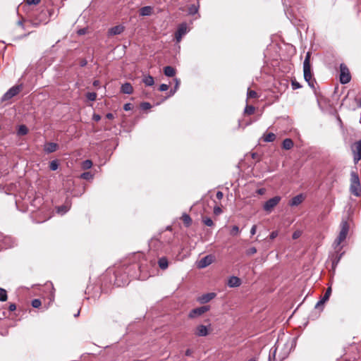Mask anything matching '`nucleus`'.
Wrapping results in <instances>:
<instances>
[{
    "label": "nucleus",
    "mask_w": 361,
    "mask_h": 361,
    "mask_svg": "<svg viewBox=\"0 0 361 361\" xmlns=\"http://www.w3.org/2000/svg\"><path fill=\"white\" fill-rule=\"evenodd\" d=\"M341 231L338 237L335 239L334 242V246L335 248L338 247L342 242H343L348 233L349 231V224L347 221L343 220L340 224Z\"/></svg>",
    "instance_id": "nucleus-1"
},
{
    "label": "nucleus",
    "mask_w": 361,
    "mask_h": 361,
    "mask_svg": "<svg viewBox=\"0 0 361 361\" xmlns=\"http://www.w3.org/2000/svg\"><path fill=\"white\" fill-rule=\"evenodd\" d=\"M351 80L350 71L346 65L341 63L340 65V82L341 84H347Z\"/></svg>",
    "instance_id": "nucleus-2"
},
{
    "label": "nucleus",
    "mask_w": 361,
    "mask_h": 361,
    "mask_svg": "<svg viewBox=\"0 0 361 361\" xmlns=\"http://www.w3.org/2000/svg\"><path fill=\"white\" fill-rule=\"evenodd\" d=\"M22 85H16L11 87L1 97V101L5 102L11 99L16 95H17L22 90Z\"/></svg>",
    "instance_id": "nucleus-3"
},
{
    "label": "nucleus",
    "mask_w": 361,
    "mask_h": 361,
    "mask_svg": "<svg viewBox=\"0 0 361 361\" xmlns=\"http://www.w3.org/2000/svg\"><path fill=\"white\" fill-rule=\"evenodd\" d=\"M280 196H275L268 200L264 204L263 209L267 212H270L281 201Z\"/></svg>",
    "instance_id": "nucleus-4"
},
{
    "label": "nucleus",
    "mask_w": 361,
    "mask_h": 361,
    "mask_svg": "<svg viewBox=\"0 0 361 361\" xmlns=\"http://www.w3.org/2000/svg\"><path fill=\"white\" fill-rule=\"evenodd\" d=\"M209 310V306H208V305L202 306V307H200L197 308H195L190 312V313L188 314V317L190 319L196 318L197 317L201 316L202 314H203L204 313H205L206 312H207Z\"/></svg>",
    "instance_id": "nucleus-5"
},
{
    "label": "nucleus",
    "mask_w": 361,
    "mask_h": 361,
    "mask_svg": "<svg viewBox=\"0 0 361 361\" xmlns=\"http://www.w3.org/2000/svg\"><path fill=\"white\" fill-rule=\"evenodd\" d=\"M304 79L307 82L310 87H314L315 80L312 78L311 66L303 67Z\"/></svg>",
    "instance_id": "nucleus-6"
},
{
    "label": "nucleus",
    "mask_w": 361,
    "mask_h": 361,
    "mask_svg": "<svg viewBox=\"0 0 361 361\" xmlns=\"http://www.w3.org/2000/svg\"><path fill=\"white\" fill-rule=\"evenodd\" d=\"M188 32V27L186 23H182L180 24L178 30H176L175 33V37L178 42H180L182 37L183 35H185Z\"/></svg>",
    "instance_id": "nucleus-7"
},
{
    "label": "nucleus",
    "mask_w": 361,
    "mask_h": 361,
    "mask_svg": "<svg viewBox=\"0 0 361 361\" xmlns=\"http://www.w3.org/2000/svg\"><path fill=\"white\" fill-rule=\"evenodd\" d=\"M214 257L211 255H207L202 258L197 264V267L200 269H203L209 266L213 262Z\"/></svg>",
    "instance_id": "nucleus-8"
},
{
    "label": "nucleus",
    "mask_w": 361,
    "mask_h": 361,
    "mask_svg": "<svg viewBox=\"0 0 361 361\" xmlns=\"http://www.w3.org/2000/svg\"><path fill=\"white\" fill-rule=\"evenodd\" d=\"M305 199V196L303 194H299L293 197L288 202L290 207H297Z\"/></svg>",
    "instance_id": "nucleus-9"
},
{
    "label": "nucleus",
    "mask_w": 361,
    "mask_h": 361,
    "mask_svg": "<svg viewBox=\"0 0 361 361\" xmlns=\"http://www.w3.org/2000/svg\"><path fill=\"white\" fill-rule=\"evenodd\" d=\"M209 333V328L207 326L200 324L196 327L195 334L197 336H206Z\"/></svg>",
    "instance_id": "nucleus-10"
},
{
    "label": "nucleus",
    "mask_w": 361,
    "mask_h": 361,
    "mask_svg": "<svg viewBox=\"0 0 361 361\" xmlns=\"http://www.w3.org/2000/svg\"><path fill=\"white\" fill-rule=\"evenodd\" d=\"M284 6V11L288 18H290L292 15V10L290 9L291 4L295 3V0H282Z\"/></svg>",
    "instance_id": "nucleus-11"
},
{
    "label": "nucleus",
    "mask_w": 361,
    "mask_h": 361,
    "mask_svg": "<svg viewBox=\"0 0 361 361\" xmlns=\"http://www.w3.org/2000/svg\"><path fill=\"white\" fill-rule=\"evenodd\" d=\"M216 297V293H208L206 294H204L198 298L197 300L201 304H205L209 302L210 300L214 299Z\"/></svg>",
    "instance_id": "nucleus-12"
},
{
    "label": "nucleus",
    "mask_w": 361,
    "mask_h": 361,
    "mask_svg": "<svg viewBox=\"0 0 361 361\" xmlns=\"http://www.w3.org/2000/svg\"><path fill=\"white\" fill-rule=\"evenodd\" d=\"M15 245V241L12 238L8 236L4 237L2 240V245H1V249H8L13 247Z\"/></svg>",
    "instance_id": "nucleus-13"
},
{
    "label": "nucleus",
    "mask_w": 361,
    "mask_h": 361,
    "mask_svg": "<svg viewBox=\"0 0 361 361\" xmlns=\"http://www.w3.org/2000/svg\"><path fill=\"white\" fill-rule=\"evenodd\" d=\"M124 31V27L121 25H116L108 31L109 36H114L121 34Z\"/></svg>",
    "instance_id": "nucleus-14"
},
{
    "label": "nucleus",
    "mask_w": 361,
    "mask_h": 361,
    "mask_svg": "<svg viewBox=\"0 0 361 361\" xmlns=\"http://www.w3.org/2000/svg\"><path fill=\"white\" fill-rule=\"evenodd\" d=\"M350 192L353 195H355L356 197H360V195H361V185H360V183H350Z\"/></svg>",
    "instance_id": "nucleus-15"
},
{
    "label": "nucleus",
    "mask_w": 361,
    "mask_h": 361,
    "mask_svg": "<svg viewBox=\"0 0 361 361\" xmlns=\"http://www.w3.org/2000/svg\"><path fill=\"white\" fill-rule=\"evenodd\" d=\"M58 148L59 145L55 142H47L44 145V151L48 154L56 152Z\"/></svg>",
    "instance_id": "nucleus-16"
},
{
    "label": "nucleus",
    "mask_w": 361,
    "mask_h": 361,
    "mask_svg": "<svg viewBox=\"0 0 361 361\" xmlns=\"http://www.w3.org/2000/svg\"><path fill=\"white\" fill-rule=\"evenodd\" d=\"M241 284L240 279L237 276H231L228 281V286L231 288H236L240 286Z\"/></svg>",
    "instance_id": "nucleus-17"
},
{
    "label": "nucleus",
    "mask_w": 361,
    "mask_h": 361,
    "mask_svg": "<svg viewBox=\"0 0 361 361\" xmlns=\"http://www.w3.org/2000/svg\"><path fill=\"white\" fill-rule=\"evenodd\" d=\"M292 348H293V343H290V342L288 341L286 343H284L283 352L280 355V357H281V360H283V359H285V358H286L288 357V355H289Z\"/></svg>",
    "instance_id": "nucleus-18"
},
{
    "label": "nucleus",
    "mask_w": 361,
    "mask_h": 361,
    "mask_svg": "<svg viewBox=\"0 0 361 361\" xmlns=\"http://www.w3.org/2000/svg\"><path fill=\"white\" fill-rule=\"evenodd\" d=\"M121 91L124 94H130L133 92V88L130 82H125L121 85Z\"/></svg>",
    "instance_id": "nucleus-19"
},
{
    "label": "nucleus",
    "mask_w": 361,
    "mask_h": 361,
    "mask_svg": "<svg viewBox=\"0 0 361 361\" xmlns=\"http://www.w3.org/2000/svg\"><path fill=\"white\" fill-rule=\"evenodd\" d=\"M153 8L151 6H143L140 9V15L142 16H149L152 15Z\"/></svg>",
    "instance_id": "nucleus-20"
},
{
    "label": "nucleus",
    "mask_w": 361,
    "mask_h": 361,
    "mask_svg": "<svg viewBox=\"0 0 361 361\" xmlns=\"http://www.w3.org/2000/svg\"><path fill=\"white\" fill-rule=\"evenodd\" d=\"M164 73L167 77H173L176 74V70L172 66H168L164 67Z\"/></svg>",
    "instance_id": "nucleus-21"
},
{
    "label": "nucleus",
    "mask_w": 361,
    "mask_h": 361,
    "mask_svg": "<svg viewBox=\"0 0 361 361\" xmlns=\"http://www.w3.org/2000/svg\"><path fill=\"white\" fill-rule=\"evenodd\" d=\"M158 264L161 269H166L168 268L169 266V262L166 257H162L159 259L158 260Z\"/></svg>",
    "instance_id": "nucleus-22"
},
{
    "label": "nucleus",
    "mask_w": 361,
    "mask_h": 361,
    "mask_svg": "<svg viewBox=\"0 0 361 361\" xmlns=\"http://www.w3.org/2000/svg\"><path fill=\"white\" fill-rule=\"evenodd\" d=\"M181 219L183 220L185 227H189L192 224L191 217L186 213H183L182 214Z\"/></svg>",
    "instance_id": "nucleus-23"
},
{
    "label": "nucleus",
    "mask_w": 361,
    "mask_h": 361,
    "mask_svg": "<svg viewBox=\"0 0 361 361\" xmlns=\"http://www.w3.org/2000/svg\"><path fill=\"white\" fill-rule=\"evenodd\" d=\"M282 147L284 149H290L293 147V142L290 138H286L283 140L282 143Z\"/></svg>",
    "instance_id": "nucleus-24"
},
{
    "label": "nucleus",
    "mask_w": 361,
    "mask_h": 361,
    "mask_svg": "<svg viewBox=\"0 0 361 361\" xmlns=\"http://www.w3.org/2000/svg\"><path fill=\"white\" fill-rule=\"evenodd\" d=\"M263 140L267 142H271L275 140L276 135L273 133H269L263 135Z\"/></svg>",
    "instance_id": "nucleus-25"
},
{
    "label": "nucleus",
    "mask_w": 361,
    "mask_h": 361,
    "mask_svg": "<svg viewBox=\"0 0 361 361\" xmlns=\"http://www.w3.org/2000/svg\"><path fill=\"white\" fill-rule=\"evenodd\" d=\"M142 82L146 86H152L154 83L153 77L149 75H145L142 79Z\"/></svg>",
    "instance_id": "nucleus-26"
},
{
    "label": "nucleus",
    "mask_w": 361,
    "mask_h": 361,
    "mask_svg": "<svg viewBox=\"0 0 361 361\" xmlns=\"http://www.w3.org/2000/svg\"><path fill=\"white\" fill-rule=\"evenodd\" d=\"M343 255V252H342L341 254L336 253V256L334 257V258L332 260L333 268H335L337 266V264H338L339 261L341 260Z\"/></svg>",
    "instance_id": "nucleus-27"
},
{
    "label": "nucleus",
    "mask_w": 361,
    "mask_h": 361,
    "mask_svg": "<svg viewBox=\"0 0 361 361\" xmlns=\"http://www.w3.org/2000/svg\"><path fill=\"white\" fill-rule=\"evenodd\" d=\"M360 179L358 175L354 172L352 171L350 173V183H359Z\"/></svg>",
    "instance_id": "nucleus-28"
},
{
    "label": "nucleus",
    "mask_w": 361,
    "mask_h": 361,
    "mask_svg": "<svg viewBox=\"0 0 361 361\" xmlns=\"http://www.w3.org/2000/svg\"><path fill=\"white\" fill-rule=\"evenodd\" d=\"M28 133V129L25 125H21L19 126L18 130V135H25Z\"/></svg>",
    "instance_id": "nucleus-29"
},
{
    "label": "nucleus",
    "mask_w": 361,
    "mask_h": 361,
    "mask_svg": "<svg viewBox=\"0 0 361 361\" xmlns=\"http://www.w3.org/2000/svg\"><path fill=\"white\" fill-rule=\"evenodd\" d=\"M8 298L7 292L5 289L0 288V301H6Z\"/></svg>",
    "instance_id": "nucleus-30"
},
{
    "label": "nucleus",
    "mask_w": 361,
    "mask_h": 361,
    "mask_svg": "<svg viewBox=\"0 0 361 361\" xmlns=\"http://www.w3.org/2000/svg\"><path fill=\"white\" fill-rule=\"evenodd\" d=\"M59 161L58 160L55 159V160H52L50 163H49V169L51 171H56L59 168Z\"/></svg>",
    "instance_id": "nucleus-31"
},
{
    "label": "nucleus",
    "mask_w": 361,
    "mask_h": 361,
    "mask_svg": "<svg viewBox=\"0 0 361 361\" xmlns=\"http://www.w3.org/2000/svg\"><path fill=\"white\" fill-rule=\"evenodd\" d=\"M279 345V341H277L275 344V346L270 350L269 361H271V355H273L274 357H275Z\"/></svg>",
    "instance_id": "nucleus-32"
},
{
    "label": "nucleus",
    "mask_w": 361,
    "mask_h": 361,
    "mask_svg": "<svg viewBox=\"0 0 361 361\" xmlns=\"http://www.w3.org/2000/svg\"><path fill=\"white\" fill-rule=\"evenodd\" d=\"M92 166V162L91 160L87 159L82 163V168L83 169H89Z\"/></svg>",
    "instance_id": "nucleus-33"
},
{
    "label": "nucleus",
    "mask_w": 361,
    "mask_h": 361,
    "mask_svg": "<svg viewBox=\"0 0 361 361\" xmlns=\"http://www.w3.org/2000/svg\"><path fill=\"white\" fill-rule=\"evenodd\" d=\"M69 208L67 206L62 205L57 207V212L61 214H64L68 211Z\"/></svg>",
    "instance_id": "nucleus-34"
},
{
    "label": "nucleus",
    "mask_w": 361,
    "mask_h": 361,
    "mask_svg": "<svg viewBox=\"0 0 361 361\" xmlns=\"http://www.w3.org/2000/svg\"><path fill=\"white\" fill-rule=\"evenodd\" d=\"M307 66H310V52H307L306 54L305 60L303 61V67H307Z\"/></svg>",
    "instance_id": "nucleus-35"
},
{
    "label": "nucleus",
    "mask_w": 361,
    "mask_h": 361,
    "mask_svg": "<svg viewBox=\"0 0 361 361\" xmlns=\"http://www.w3.org/2000/svg\"><path fill=\"white\" fill-rule=\"evenodd\" d=\"M80 178L85 180H91L93 178V175L90 172H84L80 175Z\"/></svg>",
    "instance_id": "nucleus-36"
},
{
    "label": "nucleus",
    "mask_w": 361,
    "mask_h": 361,
    "mask_svg": "<svg viewBox=\"0 0 361 361\" xmlns=\"http://www.w3.org/2000/svg\"><path fill=\"white\" fill-rule=\"evenodd\" d=\"M331 287H329L326 290V293L324 295L322 299H323V302H326L330 295H331Z\"/></svg>",
    "instance_id": "nucleus-37"
},
{
    "label": "nucleus",
    "mask_w": 361,
    "mask_h": 361,
    "mask_svg": "<svg viewBox=\"0 0 361 361\" xmlns=\"http://www.w3.org/2000/svg\"><path fill=\"white\" fill-rule=\"evenodd\" d=\"M86 97L88 100L93 102L97 99V94L95 92H87Z\"/></svg>",
    "instance_id": "nucleus-38"
},
{
    "label": "nucleus",
    "mask_w": 361,
    "mask_h": 361,
    "mask_svg": "<svg viewBox=\"0 0 361 361\" xmlns=\"http://www.w3.org/2000/svg\"><path fill=\"white\" fill-rule=\"evenodd\" d=\"M174 80H175L176 85H175V86H173V90L171 89L170 90V93L171 95H173L177 91V90L178 89V87H179V84H180V80L178 78H175Z\"/></svg>",
    "instance_id": "nucleus-39"
},
{
    "label": "nucleus",
    "mask_w": 361,
    "mask_h": 361,
    "mask_svg": "<svg viewBox=\"0 0 361 361\" xmlns=\"http://www.w3.org/2000/svg\"><path fill=\"white\" fill-rule=\"evenodd\" d=\"M198 11V8L195 5H192L188 8V13L190 15H195Z\"/></svg>",
    "instance_id": "nucleus-40"
},
{
    "label": "nucleus",
    "mask_w": 361,
    "mask_h": 361,
    "mask_svg": "<svg viewBox=\"0 0 361 361\" xmlns=\"http://www.w3.org/2000/svg\"><path fill=\"white\" fill-rule=\"evenodd\" d=\"M202 221L207 226H212L214 225L212 219L209 217L204 218Z\"/></svg>",
    "instance_id": "nucleus-41"
},
{
    "label": "nucleus",
    "mask_w": 361,
    "mask_h": 361,
    "mask_svg": "<svg viewBox=\"0 0 361 361\" xmlns=\"http://www.w3.org/2000/svg\"><path fill=\"white\" fill-rule=\"evenodd\" d=\"M355 147L353 151H355V153L361 154V140L355 142Z\"/></svg>",
    "instance_id": "nucleus-42"
},
{
    "label": "nucleus",
    "mask_w": 361,
    "mask_h": 361,
    "mask_svg": "<svg viewBox=\"0 0 361 361\" xmlns=\"http://www.w3.org/2000/svg\"><path fill=\"white\" fill-rule=\"evenodd\" d=\"M255 112V107L253 106H247L245 109V113L251 115Z\"/></svg>",
    "instance_id": "nucleus-43"
},
{
    "label": "nucleus",
    "mask_w": 361,
    "mask_h": 361,
    "mask_svg": "<svg viewBox=\"0 0 361 361\" xmlns=\"http://www.w3.org/2000/svg\"><path fill=\"white\" fill-rule=\"evenodd\" d=\"M239 228L238 226H233L231 228V230L230 231V233L231 235H237L239 233Z\"/></svg>",
    "instance_id": "nucleus-44"
},
{
    "label": "nucleus",
    "mask_w": 361,
    "mask_h": 361,
    "mask_svg": "<svg viewBox=\"0 0 361 361\" xmlns=\"http://www.w3.org/2000/svg\"><path fill=\"white\" fill-rule=\"evenodd\" d=\"M41 304L42 302L39 299H34L32 301V306L35 308H38L39 307H40Z\"/></svg>",
    "instance_id": "nucleus-45"
},
{
    "label": "nucleus",
    "mask_w": 361,
    "mask_h": 361,
    "mask_svg": "<svg viewBox=\"0 0 361 361\" xmlns=\"http://www.w3.org/2000/svg\"><path fill=\"white\" fill-rule=\"evenodd\" d=\"M247 97L248 98H256L257 97V94L254 90H250L248 89L247 90Z\"/></svg>",
    "instance_id": "nucleus-46"
},
{
    "label": "nucleus",
    "mask_w": 361,
    "mask_h": 361,
    "mask_svg": "<svg viewBox=\"0 0 361 361\" xmlns=\"http://www.w3.org/2000/svg\"><path fill=\"white\" fill-rule=\"evenodd\" d=\"M140 107L143 110H147L149 109L152 107V106L149 102H142L140 104Z\"/></svg>",
    "instance_id": "nucleus-47"
},
{
    "label": "nucleus",
    "mask_w": 361,
    "mask_h": 361,
    "mask_svg": "<svg viewBox=\"0 0 361 361\" xmlns=\"http://www.w3.org/2000/svg\"><path fill=\"white\" fill-rule=\"evenodd\" d=\"M354 157L353 161L355 164H357L361 159V154L355 153V151H353Z\"/></svg>",
    "instance_id": "nucleus-48"
},
{
    "label": "nucleus",
    "mask_w": 361,
    "mask_h": 361,
    "mask_svg": "<svg viewBox=\"0 0 361 361\" xmlns=\"http://www.w3.org/2000/svg\"><path fill=\"white\" fill-rule=\"evenodd\" d=\"M291 85L293 90H297L302 87L301 85L296 80H292Z\"/></svg>",
    "instance_id": "nucleus-49"
},
{
    "label": "nucleus",
    "mask_w": 361,
    "mask_h": 361,
    "mask_svg": "<svg viewBox=\"0 0 361 361\" xmlns=\"http://www.w3.org/2000/svg\"><path fill=\"white\" fill-rule=\"evenodd\" d=\"M257 252V249L255 247H250L246 250V254L247 255H252Z\"/></svg>",
    "instance_id": "nucleus-50"
},
{
    "label": "nucleus",
    "mask_w": 361,
    "mask_h": 361,
    "mask_svg": "<svg viewBox=\"0 0 361 361\" xmlns=\"http://www.w3.org/2000/svg\"><path fill=\"white\" fill-rule=\"evenodd\" d=\"M133 108V106L130 103H126L123 106V109L126 111L131 110Z\"/></svg>",
    "instance_id": "nucleus-51"
},
{
    "label": "nucleus",
    "mask_w": 361,
    "mask_h": 361,
    "mask_svg": "<svg viewBox=\"0 0 361 361\" xmlns=\"http://www.w3.org/2000/svg\"><path fill=\"white\" fill-rule=\"evenodd\" d=\"M168 89H169V85H166V84H161V85L159 86V90H160L161 92L166 91Z\"/></svg>",
    "instance_id": "nucleus-52"
},
{
    "label": "nucleus",
    "mask_w": 361,
    "mask_h": 361,
    "mask_svg": "<svg viewBox=\"0 0 361 361\" xmlns=\"http://www.w3.org/2000/svg\"><path fill=\"white\" fill-rule=\"evenodd\" d=\"M221 212H222V210H221V209L219 206L214 207V213L216 215H219Z\"/></svg>",
    "instance_id": "nucleus-53"
},
{
    "label": "nucleus",
    "mask_w": 361,
    "mask_h": 361,
    "mask_svg": "<svg viewBox=\"0 0 361 361\" xmlns=\"http://www.w3.org/2000/svg\"><path fill=\"white\" fill-rule=\"evenodd\" d=\"M278 235H279L278 231H274L270 233L269 238L271 240H274V238H276L278 236Z\"/></svg>",
    "instance_id": "nucleus-54"
},
{
    "label": "nucleus",
    "mask_w": 361,
    "mask_h": 361,
    "mask_svg": "<svg viewBox=\"0 0 361 361\" xmlns=\"http://www.w3.org/2000/svg\"><path fill=\"white\" fill-rule=\"evenodd\" d=\"M39 1H40V0H27V3L30 5H31V4L36 5V4H39Z\"/></svg>",
    "instance_id": "nucleus-55"
},
{
    "label": "nucleus",
    "mask_w": 361,
    "mask_h": 361,
    "mask_svg": "<svg viewBox=\"0 0 361 361\" xmlns=\"http://www.w3.org/2000/svg\"><path fill=\"white\" fill-rule=\"evenodd\" d=\"M300 236V231H295L293 233V235H292L293 239H298Z\"/></svg>",
    "instance_id": "nucleus-56"
},
{
    "label": "nucleus",
    "mask_w": 361,
    "mask_h": 361,
    "mask_svg": "<svg viewBox=\"0 0 361 361\" xmlns=\"http://www.w3.org/2000/svg\"><path fill=\"white\" fill-rule=\"evenodd\" d=\"M216 196L218 200H221L224 197V194L221 191H217Z\"/></svg>",
    "instance_id": "nucleus-57"
},
{
    "label": "nucleus",
    "mask_w": 361,
    "mask_h": 361,
    "mask_svg": "<svg viewBox=\"0 0 361 361\" xmlns=\"http://www.w3.org/2000/svg\"><path fill=\"white\" fill-rule=\"evenodd\" d=\"M92 119L94 121H100L101 119V116L99 115V114H94L92 116Z\"/></svg>",
    "instance_id": "nucleus-58"
},
{
    "label": "nucleus",
    "mask_w": 361,
    "mask_h": 361,
    "mask_svg": "<svg viewBox=\"0 0 361 361\" xmlns=\"http://www.w3.org/2000/svg\"><path fill=\"white\" fill-rule=\"evenodd\" d=\"M8 310L11 312H13V311L16 310V305L14 303L10 304V305L8 307Z\"/></svg>",
    "instance_id": "nucleus-59"
},
{
    "label": "nucleus",
    "mask_w": 361,
    "mask_h": 361,
    "mask_svg": "<svg viewBox=\"0 0 361 361\" xmlns=\"http://www.w3.org/2000/svg\"><path fill=\"white\" fill-rule=\"evenodd\" d=\"M257 226L256 225H253L250 230V233L252 235L256 233Z\"/></svg>",
    "instance_id": "nucleus-60"
},
{
    "label": "nucleus",
    "mask_w": 361,
    "mask_h": 361,
    "mask_svg": "<svg viewBox=\"0 0 361 361\" xmlns=\"http://www.w3.org/2000/svg\"><path fill=\"white\" fill-rule=\"evenodd\" d=\"M86 29L85 28H82V29H80L78 31V34L79 35H85L86 33Z\"/></svg>",
    "instance_id": "nucleus-61"
},
{
    "label": "nucleus",
    "mask_w": 361,
    "mask_h": 361,
    "mask_svg": "<svg viewBox=\"0 0 361 361\" xmlns=\"http://www.w3.org/2000/svg\"><path fill=\"white\" fill-rule=\"evenodd\" d=\"M326 302H323V299L322 298L319 301L317 302V303L315 305V307L317 308L319 307L320 305H322L325 303Z\"/></svg>",
    "instance_id": "nucleus-62"
},
{
    "label": "nucleus",
    "mask_w": 361,
    "mask_h": 361,
    "mask_svg": "<svg viewBox=\"0 0 361 361\" xmlns=\"http://www.w3.org/2000/svg\"><path fill=\"white\" fill-rule=\"evenodd\" d=\"M87 60L86 59H82V60L80 61V65L81 67H84V66H85L87 65Z\"/></svg>",
    "instance_id": "nucleus-63"
},
{
    "label": "nucleus",
    "mask_w": 361,
    "mask_h": 361,
    "mask_svg": "<svg viewBox=\"0 0 361 361\" xmlns=\"http://www.w3.org/2000/svg\"><path fill=\"white\" fill-rule=\"evenodd\" d=\"M192 350H190V349H188V350L185 351V355L186 356H191V355H192Z\"/></svg>",
    "instance_id": "nucleus-64"
}]
</instances>
